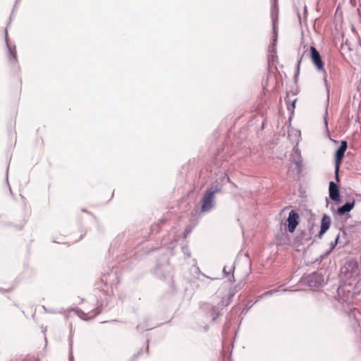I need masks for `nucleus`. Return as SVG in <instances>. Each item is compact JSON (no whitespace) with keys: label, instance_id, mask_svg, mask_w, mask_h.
<instances>
[{"label":"nucleus","instance_id":"nucleus-13","mask_svg":"<svg viewBox=\"0 0 361 361\" xmlns=\"http://www.w3.org/2000/svg\"><path fill=\"white\" fill-rule=\"evenodd\" d=\"M346 148H347V142L345 141H342L340 144V161H341V159L343 157V154L346 150Z\"/></svg>","mask_w":361,"mask_h":361},{"label":"nucleus","instance_id":"nucleus-16","mask_svg":"<svg viewBox=\"0 0 361 361\" xmlns=\"http://www.w3.org/2000/svg\"><path fill=\"white\" fill-rule=\"evenodd\" d=\"M233 269H234V267L232 266V267H230L229 271H227V267H226V266H225V267H224L223 271H224V273L226 275H228V274H229V272H230L231 270H233Z\"/></svg>","mask_w":361,"mask_h":361},{"label":"nucleus","instance_id":"nucleus-9","mask_svg":"<svg viewBox=\"0 0 361 361\" xmlns=\"http://www.w3.org/2000/svg\"><path fill=\"white\" fill-rule=\"evenodd\" d=\"M331 224V219L327 215H324L322 219L319 235H322L329 228Z\"/></svg>","mask_w":361,"mask_h":361},{"label":"nucleus","instance_id":"nucleus-2","mask_svg":"<svg viewBox=\"0 0 361 361\" xmlns=\"http://www.w3.org/2000/svg\"><path fill=\"white\" fill-rule=\"evenodd\" d=\"M271 17L272 20L273 37L272 42L270 44L269 49L275 52V48L278 39V22H279V8L276 3L273 5L271 10Z\"/></svg>","mask_w":361,"mask_h":361},{"label":"nucleus","instance_id":"nucleus-5","mask_svg":"<svg viewBox=\"0 0 361 361\" xmlns=\"http://www.w3.org/2000/svg\"><path fill=\"white\" fill-rule=\"evenodd\" d=\"M305 281L309 284L310 287H319L324 283V277L320 273L314 272L309 275Z\"/></svg>","mask_w":361,"mask_h":361},{"label":"nucleus","instance_id":"nucleus-4","mask_svg":"<svg viewBox=\"0 0 361 361\" xmlns=\"http://www.w3.org/2000/svg\"><path fill=\"white\" fill-rule=\"evenodd\" d=\"M341 273L346 279H351L357 274V265L354 261H350L341 268Z\"/></svg>","mask_w":361,"mask_h":361},{"label":"nucleus","instance_id":"nucleus-10","mask_svg":"<svg viewBox=\"0 0 361 361\" xmlns=\"http://www.w3.org/2000/svg\"><path fill=\"white\" fill-rule=\"evenodd\" d=\"M355 206V200H351L340 207V215L350 212Z\"/></svg>","mask_w":361,"mask_h":361},{"label":"nucleus","instance_id":"nucleus-11","mask_svg":"<svg viewBox=\"0 0 361 361\" xmlns=\"http://www.w3.org/2000/svg\"><path fill=\"white\" fill-rule=\"evenodd\" d=\"M6 42L7 47H8V52H9V54H8L9 61L11 63L16 62L17 60L16 47H14L13 49H11V47H9L8 43L7 31H6Z\"/></svg>","mask_w":361,"mask_h":361},{"label":"nucleus","instance_id":"nucleus-20","mask_svg":"<svg viewBox=\"0 0 361 361\" xmlns=\"http://www.w3.org/2000/svg\"><path fill=\"white\" fill-rule=\"evenodd\" d=\"M296 100L293 101V102L292 103V106H293V108L294 109L295 108V103Z\"/></svg>","mask_w":361,"mask_h":361},{"label":"nucleus","instance_id":"nucleus-1","mask_svg":"<svg viewBox=\"0 0 361 361\" xmlns=\"http://www.w3.org/2000/svg\"><path fill=\"white\" fill-rule=\"evenodd\" d=\"M302 47L303 51L298 61L296 74L299 73L300 63L302 59L306 56H309L311 59L312 62L319 71H322L324 68V63L322 60L321 55L317 49L313 46L308 48L307 45H302V43H301L300 49Z\"/></svg>","mask_w":361,"mask_h":361},{"label":"nucleus","instance_id":"nucleus-24","mask_svg":"<svg viewBox=\"0 0 361 361\" xmlns=\"http://www.w3.org/2000/svg\"><path fill=\"white\" fill-rule=\"evenodd\" d=\"M340 178V176L338 175V178ZM338 183V180L337 181Z\"/></svg>","mask_w":361,"mask_h":361},{"label":"nucleus","instance_id":"nucleus-19","mask_svg":"<svg viewBox=\"0 0 361 361\" xmlns=\"http://www.w3.org/2000/svg\"><path fill=\"white\" fill-rule=\"evenodd\" d=\"M73 355H72V353H71V355H70V357H69V361H73Z\"/></svg>","mask_w":361,"mask_h":361},{"label":"nucleus","instance_id":"nucleus-8","mask_svg":"<svg viewBox=\"0 0 361 361\" xmlns=\"http://www.w3.org/2000/svg\"><path fill=\"white\" fill-rule=\"evenodd\" d=\"M290 160L295 164L298 172L300 173L302 171V159L300 152L297 146L293 148V153L290 155Z\"/></svg>","mask_w":361,"mask_h":361},{"label":"nucleus","instance_id":"nucleus-23","mask_svg":"<svg viewBox=\"0 0 361 361\" xmlns=\"http://www.w3.org/2000/svg\"><path fill=\"white\" fill-rule=\"evenodd\" d=\"M327 135L329 137V132L327 131Z\"/></svg>","mask_w":361,"mask_h":361},{"label":"nucleus","instance_id":"nucleus-14","mask_svg":"<svg viewBox=\"0 0 361 361\" xmlns=\"http://www.w3.org/2000/svg\"><path fill=\"white\" fill-rule=\"evenodd\" d=\"M99 312H97L93 314L92 315L90 316L89 317H84L83 316H85V314L82 312V315H79V317H80L81 318H82L85 320H87V319L94 318L96 316V314H97Z\"/></svg>","mask_w":361,"mask_h":361},{"label":"nucleus","instance_id":"nucleus-21","mask_svg":"<svg viewBox=\"0 0 361 361\" xmlns=\"http://www.w3.org/2000/svg\"><path fill=\"white\" fill-rule=\"evenodd\" d=\"M338 11V6L336 9V13H337Z\"/></svg>","mask_w":361,"mask_h":361},{"label":"nucleus","instance_id":"nucleus-22","mask_svg":"<svg viewBox=\"0 0 361 361\" xmlns=\"http://www.w3.org/2000/svg\"><path fill=\"white\" fill-rule=\"evenodd\" d=\"M336 292L338 293V287L336 288Z\"/></svg>","mask_w":361,"mask_h":361},{"label":"nucleus","instance_id":"nucleus-7","mask_svg":"<svg viewBox=\"0 0 361 361\" xmlns=\"http://www.w3.org/2000/svg\"><path fill=\"white\" fill-rule=\"evenodd\" d=\"M288 221V229L290 233H293L299 223V215L297 212L291 210L289 212Z\"/></svg>","mask_w":361,"mask_h":361},{"label":"nucleus","instance_id":"nucleus-3","mask_svg":"<svg viewBox=\"0 0 361 361\" xmlns=\"http://www.w3.org/2000/svg\"><path fill=\"white\" fill-rule=\"evenodd\" d=\"M218 191L219 188L217 187L215 189L208 188L205 191L201 206L202 212H208L212 209V208L214 207V195Z\"/></svg>","mask_w":361,"mask_h":361},{"label":"nucleus","instance_id":"nucleus-15","mask_svg":"<svg viewBox=\"0 0 361 361\" xmlns=\"http://www.w3.org/2000/svg\"><path fill=\"white\" fill-rule=\"evenodd\" d=\"M277 291H278L277 289H274V290H269V291L265 292L264 293V295H265V296L271 295H273L274 293H276Z\"/></svg>","mask_w":361,"mask_h":361},{"label":"nucleus","instance_id":"nucleus-12","mask_svg":"<svg viewBox=\"0 0 361 361\" xmlns=\"http://www.w3.org/2000/svg\"><path fill=\"white\" fill-rule=\"evenodd\" d=\"M338 147L335 150V178L338 181Z\"/></svg>","mask_w":361,"mask_h":361},{"label":"nucleus","instance_id":"nucleus-6","mask_svg":"<svg viewBox=\"0 0 361 361\" xmlns=\"http://www.w3.org/2000/svg\"><path fill=\"white\" fill-rule=\"evenodd\" d=\"M329 197L335 202V207H333L334 212L338 213V186L333 181L329 183Z\"/></svg>","mask_w":361,"mask_h":361},{"label":"nucleus","instance_id":"nucleus-17","mask_svg":"<svg viewBox=\"0 0 361 361\" xmlns=\"http://www.w3.org/2000/svg\"><path fill=\"white\" fill-rule=\"evenodd\" d=\"M339 239H338V235H337L335 238V243L336 244L338 243Z\"/></svg>","mask_w":361,"mask_h":361},{"label":"nucleus","instance_id":"nucleus-18","mask_svg":"<svg viewBox=\"0 0 361 361\" xmlns=\"http://www.w3.org/2000/svg\"><path fill=\"white\" fill-rule=\"evenodd\" d=\"M329 140H330L331 142H333L334 143H335V144H337V142H338L336 140H334V139L331 138L330 137H329Z\"/></svg>","mask_w":361,"mask_h":361}]
</instances>
